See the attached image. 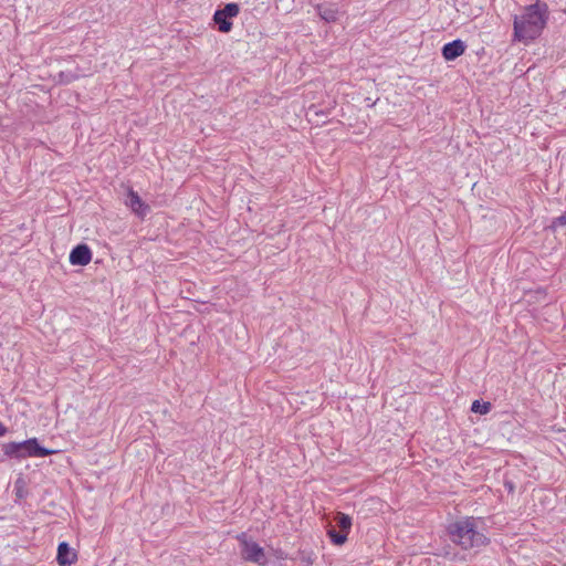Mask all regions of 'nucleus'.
<instances>
[{
    "label": "nucleus",
    "instance_id": "f257e3e1",
    "mask_svg": "<svg viewBox=\"0 0 566 566\" xmlns=\"http://www.w3.org/2000/svg\"><path fill=\"white\" fill-rule=\"evenodd\" d=\"M547 21V6L543 2L528 4L514 17V41L530 43L543 33Z\"/></svg>",
    "mask_w": 566,
    "mask_h": 566
},
{
    "label": "nucleus",
    "instance_id": "423d86ee",
    "mask_svg": "<svg viewBox=\"0 0 566 566\" xmlns=\"http://www.w3.org/2000/svg\"><path fill=\"white\" fill-rule=\"evenodd\" d=\"M71 265L86 266L92 261V251L85 244H78L71 250L69 255Z\"/></svg>",
    "mask_w": 566,
    "mask_h": 566
},
{
    "label": "nucleus",
    "instance_id": "9d476101",
    "mask_svg": "<svg viewBox=\"0 0 566 566\" xmlns=\"http://www.w3.org/2000/svg\"><path fill=\"white\" fill-rule=\"evenodd\" d=\"M335 521L337 526H339L342 532L349 533L350 526L353 525V522L350 521V517L342 512H337L335 516Z\"/></svg>",
    "mask_w": 566,
    "mask_h": 566
},
{
    "label": "nucleus",
    "instance_id": "9b49d317",
    "mask_svg": "<svg viewBox=\"0 0 566 566\" xmlns=\"http://www.w3.org/2000/svg\"><path fill=\"white\" fill-rule=\"evenodd\" d=\"M328 536L332 544L344 545L347 541L348 533L342 531L337 533L334 528H331L328 530Z\"/></svg>",
    "mask_w": 566,
    "mask_h": 566
},
{
    "label": "nucleus",
    "instance_id": "f03ea898",
    "mask_svg": "<svg viewBox=\"0 0 566 566\" xmlns=\"http://www.w3.org/2000/svg\"><path fill=\"white\" fill-rule=\"evenodd\" d=\"M449 534L453 544L463 549L480 548L488 544L484 533L478 530V522L474 517L457 520L449 526Z\"/></svg>",
    "mask_w": 566,
    "mask_h": 566
},
{
    "label": "nucleus",
    "instance_id": "1a4fd4ad",
    "mask_svg": "<svg viewBox=\"0 0 566 566\" xmlns=\"http://www.w3.org/2000/svg\"><path fill=\"white\" fill-rule=\"evenodd\" d=\"M57 564L59 566H71L76 560V554L72 552L67 543H60L57 546Z\"/></svg>",
    "mask_w": 566,
    "mask_h": 566
},
{
    "label": "nucleus",
    "instance_id": "ddd939ff",
    "mask_svg": "<svg viewBox=\"0 0 566 566\" xmlns=\"http://www.w3.org/2000/svg\"><path fill=\"white\" fill-rule=\"evenodd\" d=\"M490 409V406L488 402L482 403L479 400H475L473 405H471V411L473 412H480L481 415L488 413Z\"/></svg>",
    "mask_w": 566,
    "mask_h": 566
},
{
    "label": "nucleus",
    "instance_id": "2eb2a0df",
    "mask_svg": "<svg viewBox=\"0 0 566 566\" xmlns=\"http://www.w3.org/2000/svg\"><path fill=\"white\" fill-rule=\"evenodd\" d=\"M6 432H7L6 427L3 424H1V422H0V437L4 436Z\"/></svg>",
    "mask_w": 566,
    "mask_h": 566
},
{
    "label": "nucleus",
    "instance_id": "7ed1b4c3",
    "mask_svg": "<svg viewBox=\"0 0 566 566\" xmlns=\"http://www.w3.org/2000/svg\"><path fill=\"white\" fill-rule=\"evenodd\" d=\"M4 454L17 459L28 457H48L52 454V450L39 446L35 439L24 440L22 442H10L3 447Z\"/></svg>",
    "mask_w": 566,
    "mask_h": 566
},
{
    "label": "nucleus",
    "instance_id": "20e7f679",
    "mask_svg": "<svg viewBox=\"0 0 566 566\" xmlns=\"http://www.w3.org/2000/svg\"><path fill=\"white\" fill-rule=\"evenodd\" d=\"M239 544H241L242 558L249 563H255L260 566H265L268 563L265 551L259 543L249 539L248 534L241 533L237 535Z\"/></svg>",
    "mask_w": 566,
    "mask_h": 566
},
{
    "label": "nucleus",
    "instance_id": "f8f14e48",
    "mask_svg": "<svg viewBox=\"0 0 566 566\" xmlns=\"http://www.w3.org/2000/svg\"><path fill=\"white\" fill-rule=\"evenodd\" d=\"M337 12L334 9L331 8H319V17L321 19L333 22L336 20Z\"/></svg>",
    "mask_w": 566,
    "mask_h": 566
},
{
    "label": "nucleus",
    "instance_id": "6e6552de",
    "mask_svg": "<svg viewBox=\"0 0 566 566\" xmlns=\"http://www.w3.org/2000/svg\"><path fill=\"white\" fill-rule=\"evenodd\" d=\"M465 45L461 40H455L449 43H446L441 49V55L447 61H453L459 56H462L464 53Z\"/></svg>",
    "mask_w": 566,
    "mask_h": 566
},
{
    "label": "nucleus",
    "instance_id": "4468645a",
    "mask_svg": "<svg viewBox=\"0 0 566 566\" xmlns=\"http://www.w3.org/2000/svg\"><path fill=\"white\" fill-rule=\"evenodd\" d=\"M552 226H566V211L562 213L559 217H557L554 222H552Z\"/></svg>",
    "mask_w": 566,
    "mask_h": 566
},
{
    "label": "nucleus",
    "instance_id": "0eeeda50",
    "mask_svg": "<svg viewBox=\"0 0 566 566\" xmlns=\"http://www.w3.org/2000/svg\"><path fill=\"white\" fill-rule=\"evenodd\" d=\"M126 207L132 209L139 217H145L149 212V206H147L138 196L137 192H134L132 189L128 190L126 197Z\"/></svg>",
    "mask_w": 566,
    "mask_h": 566
},
{
    "label": "nucleus",
    "instance_id": "39448f33",
    "mask_svg": "<svg viewBox=\"0 0 566 566\" xmlns=\"http://www.w3.org/2000/svg\"><path fill=\"white\" fill-rule=\"evenodd\" d=\"M239 14V6L237 3H228L223 9L214 12L213 21L218 24L221 33H228L232 29L231 19Z\"/></svg>",
    "mask_w": 566,
    "mask_h": 566
}]
</instances>
